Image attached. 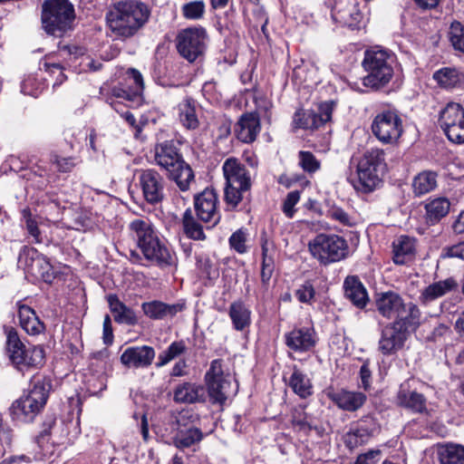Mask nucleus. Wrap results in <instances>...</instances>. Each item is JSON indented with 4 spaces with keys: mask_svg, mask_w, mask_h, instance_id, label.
Wrapping results in <instances>:
<instances>
[{
    "mask_svg": "<svg viewBox=\"0 0 464 464\" xmlns=\"http://www.w3.org/2000/svg\"><path fill=\"white\" fill-rule=\"evenodd\" d=\"M150 8L137 0L115 2L106 14L109 29L119 39H128L136 35L149 22Z\"/></svg>",
    "mask_w": 464,
    "mask_h": 464,
    "instance_id": "f257e3e1",
    "label": "nucleus"
},
{
    "mask_svg": "<svg viewBox=\"0 0 464 464\" xmlns=\"http://www.w3.org/2000/svg\"><path fill=\"white\" fill-rule=\"evenodd\" d=\"M129 230L146 259L162 267L174 265V253L160 242L148 218L133 219L129 224Z\"/></svg>",
    "mask_w": 464,
    "mask_h": 464,
    "instance_id": "f03ea898",
    "label": "nucleus"
},
{
    "mask_svg": "<svg viewBox=\"0 0 464 464\" xmlns=\"http://www.w3.org/2000/svg\"><path fill=\"white\" fill-rule=\"evenodd\" d=\"M154 160L180 190L188 189L189 184L194 180V173L184 160L177 141L170 140L157 143L154 147Z\"/></svg>",
    "mask_w": 464,
    "mask_h": 464,
    "instance_id": "7ed1b4c3",
    "label": "nucleus"
},
{
    "mask_svg": "<svg viewBox=\"0 0 464 464\" xmlns=\"http://www.w3.org/2000/svg\"><path fill=\"white\" fill-rule=\"evenodd\" d=\"M421 313L418 306H410V314L400 321L387 324L381 332L379 351L384 355L395 354L401 350L410 332L416 330L420 324Z\"/></svg>",
    "mask_w": 464,
    "mask_h": 464,
    "instance_id": "20e7f679",
    "label": "nucleus"
},
{
    "mask_svg": "<svg viewBox=\"0 0 464 464\" xmlns=\"http://www.w3.org/2000/svg\"><path fill=\"white\" fill-rule=\"evenodd\" d=\"M362 64L367 72L362 81L367 88L378 90L392 79L394 56L387 50L372 48L365 51Z\"/></svg>",
    "mask_w": 464,
    "mask_h": 464,
    "instance_id": "39448f33",
    "label": "nucleus"
},
{
    "mask_svg": "<svg viewBox=\"0 0 464 464\" xmlns=\"http://www.w3.org/2000/svg\"><path fill=\"white\" fill-rule=\"evenodd\" d=\"M51 383L45 378L34 377L26 394L16 400L11 407L14 418L30 421L44 409L46 404Z\"/></svg>",
    "mask_w": 464,
    "mask_h": 464,
    "instance_id": "423d86ee",
    "label": "nucleus"
},
{
    "mask_svg": "<svg viewBox=\"0 0 464 464\" xmlns=\"http://www.w3.org/2000/svg\"><path fill=\"white\" fill-rule=\"evenodd\" d=\"M75 10L69 0H44L41 20L44 30L51 35L62 36L72 29Z\"/></svg>",
    "mask_w": 464,
    "mask_h": 464,
    "instance_id": "0eeeda50",
    "label": "nucleus"
},
{
    "mask_svg": "<svg viewBox=\"0 0 464 464\" xmlns=\"http://www.w3.org/2000/svg\"><path fill=\"white\" fill-rule=\"evenodd\" d=\"M385 169L384 150L380 148L367 150L357 163L358 179L354 188L363 193L372 192L382 182Z\"/></svg>",
    "mask_w": 464,
    "mask_h": 464,
    "instance_id": "6e6552de",
    "label": "nucleus"
},
{
    "mask_svg": "<svg viewBox=\"0 0 464 464\" xmlns=\"http://www.w3.org/2000/svg\"><path fill=\"white\" fill-rule=\"evenodd\" d=\"M308 248L313 257L324 266L342 261L349 255L347 241L335 234H318L309 242Z\"/></svg>",
    "mask_w": 464,
    "mask_h": 464,
    "instance_id": "1a4fd4ad",
    "label": "nucleus"
},
{
    "mask_svg": "<svg viewBox=\"0 0 464 464\" xmlns=\"http://www.w3.org/2000/svg\"><path fill=\"white\" fill-rule=\"evenodd\" d=\"M205 381L209 400L214 404H224L237 391V385L232 383L233 377L229 373H224L222 362L218 359L211 362Z\"/></svg>",
    "mask_w": 464,
    "mask_h": 464,
    "instance_id": "9d476101",
    "label": "nucleus"
},
{
    "mask_svg": "<svg viewBox=\"0 0 464 464\" xmlns=\"http://www.w3.org/2000/svg\"><path fill=\"white\" fill-rule=\"evenodd\" d=\"M371 130L380 142L393 144L403 132L402 120L396 111L385 110L374 116Z\"/></svg>",
    "mask_w": 464,
    "mask_h": 464,
    "instance_id": "9b49d317",
    "label": "nucleus"
},
{
    "mask_svg": "<svg viewBox=\"0 0 464 464\" xmlns=\"http://www.w3.org/2000/svg\"><path fill=\"white\" fill-rule=\"evenodd\" d=\"M207 32L203 27H188L181 30L176 37L179 53L189 63L195 62L206 49Z\"/></svg>",
    "mask_w": 464,
    "mask_h": 464,
    "instance_id": "f8f14e48",
    "label": "nucleus"
},
{
    "mask_svg": "<svg viewBox=\"0 0 464 464\" xmlns=\"http://www.w3.org/2000/svg\"><path fill=\"white\" fill-rule=\"evenodd\" d=\"M448 139L454 143H464V107L450 102L440 111L439 120Z\"/></svg>",
    "mask_w": 464,
    "mask_h": 464,
    "instance_id": "ddd939ff",
    "label": "nucleus"
},
{
    "mask_svg": "<svg viewBox=\"0 0 464 464\" xmlns=\"http://www.w3.org/2000/svg\"><path fill=\"white\" fill-rule=\"evenodd\" d=\"M325 5L335 23L352 30L360 28L363 14L356 0H326Z\"/></svg>",
    "mask_w": 464,
    "mask_h": 464,
    "instance_id": "4468645a",
    "label": "nucleus"
},
{
    "mask_svg": "<svg viewBox=\"0 0 464 464\" xmlns=\"http://www.w3.org/2000/svg\"><path fill=\"white\" fill-rule=\"evenodd\" d=\"M376 310L387 318L400 321L410 314V306H418L414 303H405L402 297L392 291L383 292L377 295L375 299Z\"/></svg>",
    "mask_w": 464,
    "mask_h": 464,
    "instance_id": "2eb2a0df",
    "label": "nucleus"
},
{
    "mask_svg": "<svg viewBox=\"0 0 464 464\" xmlns=\"http://www.w3.org/2000/svg\"><path fill=\"white\" fill-rule=\"evenodd\" d=\"M19 262L23 264L28 274L37 279L50 283L53 279V266L49 260L35 248L25 247L19 256Z\"/></svg>",
    "mask_w": 464,
    "mask_h": 464,
    "instance_id": "dca6fc26",
    "label": "nucleus"
},
{
    "mask_svg": "<svg viewBox=\"0 0 464 464\" xmlns=\"http://www.w3.org/2000/svg\"><path fill=\"white\" fill-rule=\"evenodd\" d=\"M333 110L332 102L320 104L317 112L312 110H298L294 115V126L304 130L318 129L331 121Z\"/></svg>",
    "mask_w": 464,
    "mask_h": 464,
    "instance_id": "f3484780",
    "label": "nucleus"
},
{
    "mask_svg": "<svg viewBox=\"0 0 464 464\" xmlns=\"http://www.w3.org/2000/svg\"><path fill=\"white\" fill-rule=\"evenodd\" d=\"M139 184L148 203L157 204L164 198L165 180L157 170L153 169L140 170Z\"/></svg>",
    "mask_w": 464,
    "mask_h": 464,
    "instance_id": "a211bd4d",
    "label": "nucleus"
},
{
    "mask_svg": "<svg viewBox=\"0 0 464 464\" xmlns=\"http://www.w3.org/2000/svg\"><path fill=\"white\" fill-rule=\"evenodd\" d=\"M218 203V195L212 188H206L195 196L194 207L198 218L205 223H211V227L216 226L220 220Z\"/></svg>",
    "mask_w": 464,
    "mask_h": 464,
    "instance_id": "6ab92c4d",
    "label": "nucleus"
},
{
    "mask_svg": "<svg viewBox=\"0 0 464 464\" xmlns=\"http://www.w3.org/2000/svg\"><path fill=\"white\" fill-rule=\"evenodd\" d=\"M317 335L313 327H295L285 334V345L295 353H306L314 348Z\"/></svg>",
    "mask_w": 464,
    "mask_h": 464,
    "instance_id": "aec40b11",
    "label": "nucleus"
},
{
    "mask_svg": "<svg viewBox=\"0 0 464 464\" xmlns=\"http://www.w3.org/2000/svg\"><path fill=\"white\" fill-rule=\"evenodd\" d=\"M155 356V350L151 346H131L121 353V362L128 368H147L151 365Z\"/></svg>",
    "mask_w": 464,
    "mask_h": 464,
    "instance_id": "412c9836",
    "label": "nucleus"
},
{
    "mask_svg": "<svg viewBox=\"0 0 464 464\" xmlns=\"http://www.w3.org/2000/svg\"><path fill=\"white\" fill-rule=\"evenodd\" d=\"M226 184L239 185L243 188H251V177L243 163L237 158L227 159L222 166Z\"/></svg>",
    "mask_w": 464,
    "mask_h": 464,
    "instance_id": "4be33fe9",
    "label": "nucleus"
},
{
    "mask_svg": "<svg viewBox=\"0 0 464 464\" xmlns=\"http://www.w3.org/2000/svg\"><path fill=\"white\" fill-rule=\"evenodd\" d=\"M397 403L401 407L414 413H423L427 411L425 396L416 391L411 390L409 381L401 384L397 394Z\"/></svg>",
    "mask_w": 464,
    "mask_h": 464,
    "instance_id": "5701e85b",
    "label": "nucleus"
},
{
    "mask_svg": "<svg viewBox=\"0 0 464 464\" xmlns=\"http://www.w3.org/2000/svg\"><path fill=\"white\" fill-rule=\"evenodd\" d=\"M188 411L179 414L176 419L178 432L174 438V443L178 448H188L200 441L203 438L201 430L195 427L186 428L185 420L190 418Z\"/></svg>",
    "mask_w": 464,
    "mask_h": 464,
    "instance_id": "b1692460",
    "label": "nucleus"
},
{
    "mask_svg": "<svg viewBox=\"0 0 464 464\" xmlns=\"http://www.w3.org/2000/svg\"><path fill=\"white\" fill-rule=\"evenodd\" d=\"M376 431L377 427L372 420H361L345 434L344 443L353 450L367 443Z\"/></svg>",
    "mask_w": 464,
    "mask_h": 464,
    "instance_id": "393cba45",
    "label": "nucleus"
},
{
    "mask_svg": "<svg viewBox=\"0 0 464 464\" xmlns=\"http://www.w3.org/2000/svg\"><path fill=\"white\" fill-rule=\"evenodd\" d=\"M457 288L458 283L456 279L448 277L444 280L434 282L421 289L418 299L421 305H429L435 300L455 291Z\"/></svg>",
    "mask_w": 464,
    "mask_h": 464,
    "instance_id": "a878e982",
    "label": "nucleus"
},
{
    "mask_svg": "<svg viewBox=\"0 0 464 464\" xmlns=\"http://www.w3.org/2000/svg\"><path fill=\"white\" fill-rule=\"evenodd\" d=\"M260 119L254 112H247L239 118L235 126L237 138L244 143H252L260 132Z\"/></svg>",
    "mask_w": 464,
    "mask_h": 464,
    "instance_id": "bb28decb",
    "label": "nucleus"
},
{
    "mask_svg": "<svg viewBox=\"0 0 464 464\" xmlns=\"http://www.w3.org/2000/svg\"><path fill=\"white\" fill-rule=\"evenodd\" d=\"M144 314L153 320H163L175 316L184 308L183 304H169L160 301L143 303L141 305Z\"/></svg>",
    "mask_w": 464,
    "mask_h": 464,
    "instance_id": "cd10ccee",
    "label": "nucleus"
},
{
    "mask_svg": "<svg viewBox=\"0 0 464 464\" xmlns=\"http://www.w3.org/2000/svg\"><path fill=\"white\" fill-rule=\"evenodd\" d=\"M173 400L179 403H197L205 401V389L193 382H183L173 391Z\"/></svg>",
    "mask_w": 464,
    "mask_h": 464,
    "instance_id": "c85d7f7f",
    "label": "nucleus"
},
{
    "mask_svg": "<svg viewBox=\"0 0 464 464\" xmlns=\"http://www.w3.org/2000/svg\"><path fill=\"white\" fill-rule=\"evenodd\" d=\"M393 261L397 265H405L414 259L416 240L409 236H401L392 243Z\"/></svg>",
    "mask_w": 464,
    "mask_h": 464,
    "instance_id": "c756f323",
    "label": "nucleus"
},
{
    "mask_svg": "<svg viewBox=\"0 0 464 464\" xmlns=\"http://www.w3.org/2000/svg\"><path fill=\"white\" fill-rule=\"evenodd\" d=\"M18 319L20 326L30 335H38L44 333V324L36 315L33 308L18 303Z\"/></svg>",
    "mask_w": 464,
    "mask_h": 464,
    "instance_id": "7c9ffc66",
    "label": "nucleus"
},
{
    "mask_svg": "<svg viewBox=\"0 0 464 464\" xmlns=\"http://www.w3.org/2000/svg\"><path fill=\"white\" fill-rule=\"evenodd\" d=\"M329 398L342 410L355 411L366 401V395L362 392L342 390L332 392Z\"/></svg>",
    "mask_w": 464,
    "mask_h": 464,
    "instance_id": "2f4dec72",
    "label": "nucleus"
},
{
    "mask_svg": "<svg viewBox=\"0 0 464 464\" xmlns=\"http://www.w3.org/2000/svg\"><path fill=\"white\" fill-rule=\"evenodd\" d=\"M344 295L353 305L362 309L369 301L368 294L357 276H347L343 282Z\"/></svg>",
    "mask_w": 464,
    "mask_h": 464,
    "instance_id": "473e14b6",
    "label": "nucleus"
},
{
    "mask_svg": "<svg viewBox=\"0 0 464 464\" xmlns=\"http://www.w3.org/2000/svg\"><path fill=\"white\" fill-rule=\"evenodd\" d=\"M179 120L182 126L188 130H196L199 126L197 114L196 101L190 97L183 99L177 107Z\"/></svg>",
    "mask_w": 464,
    "mask_h": 464,
    "instance_id": "72a5a7b5",
    "label": "nucleus"
},
{
    "mask_svg": "<svg viewBox=\"0 0 464 464\" xmlns=\"http://www.w3.org/2000/svg\"><path fill=\"white\" fill-rule=\"evenodd\" d=\"M107 301L114 320L117 323L126 324L128 325L137 324L138 319L134 311L121 302L116 295H109Z\"/></svg>",
    "mask_w": 464,
    "mask_h": 464,
    "instance_id": "f704fd0d",
    "label": "nucleus"
},
{
    "mask_svg": "<svg viewBox=\"0 0 464 464\" xmlns=\"http://www.w3.org/2000/svg\"><path fill=\"white\" fill-rule=\"evenodd\" d=\"M233 327L237 331H243L251 323V312L242 301H237L230 304L228 311Z\"/></svg>",
    "mask_w": 464,
    "mask_h": 464,
    "instance_id": "c9c22d12",
    "label": "nucleus"
},
{
    "mask_svg": "<svg viewBox=\"0 0 464 464\" xmlns=\"http://www.w3.org/2000/svg\"><path fill=\"white\" fill-rule=\"evenodd\" d=\"M436 82L445 89H452L460 86L464 82V76L455 68L445 67L433 73Z\"/></svg>",
    "mask_w": 464,
    "mask_h": 464,
    "instance_id": "e433bc0d",
    "label": "nucleus"
},
{
    "mask_svg": "<svg viewBox=\"0 0 464 464\" xmlns=\"http://www.w3.org/2000/svg\"><path fill=\"white\" fill-rule=\"evenodd\" d=\"M450 207V203L446 198L429 200L425 205L427 222L430 224L439 222L449 213Z\"/></svg>",
    "mask_w": 464,
    "mask_h": 464,
    "instance_id": "4c0bfd02",
    "label": "nucleus"
},
{
    "mask_svg": "<svg viewBox=\"0 0 464 464\" xmlns=\"http://www.w3.org/2000/svg\"><path fill=\"white\" fill-rule=\"evenodd\" d=\"M437 187V173L424 170L416 175L412 180V189L415 196L420 197L434 190Z\"/></svg>",
    "mask_w": 464,
    "mask_h": 464,
    "instance_id": "58836bf2",
    "label": "nucleus"
},
{
    "mask_svg": "<svg viewBox=\"0 0 464 464\" xmlns=\"http://www.w3.org/2000/svg\"><path fill=\"white\" fill-rule=\"evenodd\" d=\"M289 386L302 399H305L313 393V385L310 379L296 367L294 368L290 376Z\"/></svg>",
    "mask_w": 464,
    "mask_h": 464,
    "instance_id": "ea45409f",
    "label": "nucleus"
},
{
    "mask_svg": "<svg viewBox=\"0 0 464 464\" xmlns=\"http://www.w3.org/2000/svg\"><path fill=\"white\" fill-rule=\"evenodd\" d=\"M182 230L189 239L199 241L206 239L203 227L197 221L190 208L186 209L182 216Z\"/></svg>",
    "mask_w": 464,
    "mask_h": 464,
    "instance_id": "a19ab883",
    "label": "nucleus"
},
{
    "mask_svg": "<svg viewBox=\"0 0 464 464\" xmlns=\"http://www.w3.org/2000/svg\"><path fill=\"white\" fill-rule=\"evenodd\" d=\"M438 455L440 464H464V446L442 445L438 450Z\"/></svg>",
    "mask_w": 464,
    "mask_h": 464,
    "instance_id": "79ce46f5",
    "label": "nucleus"
},
{
    "mask_svg": "<svg viewBox=\"0 0 464 464\" xmlns=\"http://www.w3.org/2000/svg\"><path fill=\"white\" fill-rule=\"evenodd\" d=\"M6 345L11 361L14 364L23 362L22 355L24 353L26 348L20 340L17 332L13 328L7 333Z\"/></svg>",
    "mask_w": 464,
    "mask_h": 464,
    "instance_id": "37998d69",
    "label": "nucleus"
},
{
    "mask_svg": "<svg viewBox=\"0 0 464 464\" xmlns=\"http://www.w3.org/2000/svg\"><path fill=\"white\" fill-rule=\"evenodd\" d=\"M186 352L187 345L183 340L171 343L165 351L159 354L156 367L160 368L168 364L169 362L185 353Z\"/></svg>",
    "mask_w": 464,
    "mask_h": 464,
    "instance_id": "c03bdc74",
    "label": "nucleus"
},
{
    "mask_svg": "<svg viewBox=\"0 0 464 464\" xmlns=\"http://www.w3.org/2000/svg\"><path fill=\"white\" fill-rule=\"evenodd\" d=\"M22 361L16 363L17 366H34L42 365L44 362V351L41 346H34L25 350L22 355Z\"/></svg>",
    "mask_w": 464,
    "mask_h": 464,
    "instance_id": "a18cd8bd",
    "label": "nucleus"
},
{
    "mask_svg": "<svg viewBox=\"0 0 464 464\" xmlns=\"http://www.w3.org/2000/svg\"><path fill=\"white\" fill-rule=\"evenodd\" d=\"M206 5L203 0L186 3L181 7L183 17L188 20H199L204 16Z\"/></svg>",
    "mask_w": 464,
    "mask_h": 464,
    "instance_id": "49530a36",
    "label": "nucleus"
},
{
    "mask_svg": "<svg viewBox=\"0 0 464 464\" xmlns=\"http://www.w3.org/2000/svg\"><path fill=\"white\" fill-rule=\"evenodd\" d=\"M298 160L301 169L308 174H313L321 168L320 160L311 151L300 150L298 152Z\"/></svg>",
    "mask_w": 464,
    "mask_h": 464,
    "instance_id": "de8ad7c7",
    "label": "nucleus"
},
{
    "mask_svg": "<svg viewBox=\"0 0 464 464\" xmlns=\"http://www.w3.org/2000/svg\"><path fill=\"white\" fill-rule=\"evenodd\" d=\"M250 188H243L239 185L226 184L225 188V201L232 208L243 200L244 193L247 192Z\"/></svg>",
    "mask_w": 464,
    "mask_h": 464,
    "instance_id": "09e8293b",
    "label": "nucleus"
},
{
    "mask_svg": "<svg viewBox=\"0 0 464 464\" xmlns=\"http://www.w3.org/2000/svg\"><path fill=\"white\" fill-rule=\"evenodd\" d=\"M450 40L455 50L464 52V26L459 22L451 24Z\"/></svg>",
    "mask_w": 464,
    "mask_h": 464,
    "instance_id": "8fccbe9b",
    "label": "nucleus"
},
{
    "mask_svg": "<svg viewBox=\"0 0 464 464\" xmlns=\"http://www.w3.org/2000/svg\"><path fill=\"white\" fill-rule=\"evenodd\" d=\"M326 216L343 226L353 227L355 224L353 218L344 209L335 205L329 208Z\"/></svg>",
    "mask_w": 464,
    "mask_h": 464,
    "instance_id": "3c124183",
    "label": "nucleus"
},
{
    "mask_svg": "<svg viewBox=\"0 0 464 464\" xmlns=\"http://www.w3.org/2000/svg\"><path fill=\"white\" fill-rule=\"evenodd\" d=\"M291 422L296 430L308 432L311 426L307 421V416L303 408H295L291 413Z\"/></svg>",
    "mask_w": 464,
    "mask_h": 464,
    "instance_id": "603ef678",
    "label": "nucleus"
},
{
    "mask_svg": "<svg viewBox=\"0 0 464 464\" xmlns=\"http://www.w3.org/2000/svg\"><path fill=\"white\" fill-rule=\"evenodd\" d=\"M246 242V232L242 228L234 232L229 237L230 247L237 251L238 254H244L247 251Z\"/></svg>",
    "mask_w": 464,
    "mask_h": 464,
    "instance_id": "864d4df0",
    "label": "nucleus"
},
{
    "mask_svg": "<svg viewBox=\"0 0 464 464\" xmlns=\"http://www.w3.org/2000/svg\"><path fill=\"white\" fill-rule=\"evenodd\" d=\"M262 263L275 262V246L274 243L268 239L266 233L263 232L260 237Z\"/></svg>",
    "mask_w": 464,
    "mask_h": 464,
    "instance_id": "5fc2aeb1",
    "label": "nucleus"
},
{
    "mask_svg": "<svg viewBox=\"0 0 464 464\" xmlns=\"http://www.w3.org/2000/svg\"><path fill=\"white\" fill-rule=\"evenodd\" d=\"M299 190H293L287 194L282 207V210L287 218H291L294 217L295 213V206L299 202Z\"/></svg>",
    "mask_w": 464,
    "mask_h": 464,
    "instance_id": "6e6d98bb",
    "label": "nucleus"
},
{
    "mask_svg": "<svg viewBox=\"0 0 464 464\" xmlns=\"http://www.w3.org/2000/svg\"><path fill=\"white\" fill-rule=\"evenodd\" d=\"M51 162L56 166L58 171L64 173L71 172L77 164L75 161V158H63L58 156L57 154H53L51 156Z\"/></svg>",
    "mask_w": 464,
    "mask_h": 464,
    "instance_id": "4d7b16f0",
    "label": "nucleus"
},
{
    "mask_svg": "<svg viewBox=\"0 0 464 464\" xmlns=\"http://www.w3.org/2000/svg\"><path fill=\"white\" fill-rule=\"evenodd\" d=\"M440 257L446 258H459L464 260V240L450 246L442 248Z\"/></svg>",
    "mask_w": 464,
    "mask_h": 464,
    "instance_id": "13d9d810",
    "label": "nucleus"
},
{
    "mask_svg": "<svg viewBox=\"0 0 464 464\" xmlns=\"http://www.w3.org/2000/svg\"><path fill=\"white\" fill-rule=\"evenodd\" d=\"M315 290L310 282H305L295 291V296L301 303H309L314 299Z\"/></svg>",
    "mask_w": 464,
    "mask_h": 464,
    "instance_id": "bf43d9fd",
    "label": "nucleus"
},
{
    "mask_svg": "<svg viewBox=\"0 0 464 464\" xmlns=\"http://www.w3.org/2000/svg\"><path fill=\"white\" fill-rule=\"evenodd\" d=\"M111 104L117 112L121 113V116L130 124V126L135 130V137H138L139 133L141 131V128L136 123L134 115L129 111L121 112V104L119 102H111Z\"/></svg>",
    "mask_w": 464,
    "mask_h": 464,
    "instance_id": "052dcab7",
    "label": "nucleus"
},
{
    "mask_svg": "<svg viewBox=\"0 0 464 464\" xmlns=\"http://www.w3.org/2000/svg\"><path fill=\"white\" fill-rule=\"evenodd\" d=\"M111 94L115 98L131 102H139L140 100L130 88L126 90L121 86H115L111 89Z\"/></svg>",
    "mask_w": 464,
    "mask_h": 464,
    "instance_id": "680f3d73",
    "label": "nucleus"
},
{
    "mask_svg": "<svg viewBox=\"0 0 464 464\" xmlns=\"http://www.w3.org/2000/svg\"><path fill=\"white\" fill-rule=\"evenodd\" d=\"M129 80L132 81V85L130 89L137 94V96L140 99L141 92L143 91V79L139 71L135 69H130L129 71Z\"/></svg>",
    "mask_w": 464,
    "mask_h": 464,
    "instance_id": "e2e57ef3",
    "label": "nucleus"
},
{
    "mask_svg": "<svg viewBox=\"0 0 464 464\" xmlns=\"http://www.w3.org/2000/svg\"><path fill=\"white\" fill-rule=\"evenodd\" d=\"M381 456L382 451L380 450H371L359 455L354 464H377Z\"/></svg>",
    "mask_w": 464,
    "mask_h": 464,
    "instance_id": "0e129e2a",
    "label": "nucleus"
},
{
    "mask_svg": "<svg viewBox=\"0 0 464 464\" xmlns=\"http://www.w3.org/2000/svg\"><path fill=\"white\" fill-rule=\"evenodd\" d=\"M275 270V262L261 263V284L266 290Z\"/></svg>",
    "mask_w": 464,
    "mask_h": 464,
    "instance_id": "69168bd1",
    "label": "nucleus"
},
{
    "mask_svg": "<svg viewBox=\"0 0 464 464\" xmlns=\"http://www.w3.org/2000/svg\"><path fill=\"white\" fill-rule=\"evenodd\" d=\"M197 267L204 276L208 278L215 273L213 264L208 256H198L197 258Z\"/></svg>",
    "mask_w": 464,
    "mask_h": 464,
    "instance_id": "338daca9",
    "label": "nucleus"
},
{
    "mask_svg": "<svg viewBox=\"0 0 464 464\" xmlns=\"http://www.w3.org/2000/svg\"><path fill=\"white\" fill-rule=\"evenodd\" d=\"M103 342L106 345H110L113 342V333L110 315H105L103 320Z\"/></svg>",
    "mask_w": 464,
    "mask_h": 464,
    "instance_id": "774afa93",
    "label": "nucleus"
}]
</instances>
